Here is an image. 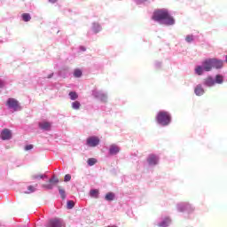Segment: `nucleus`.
<instances>
[{
  "mask_svg": "<svg viewBox=\"0 0 227 227\" xmlns=\"http://www.w3.org/2000/svg\"><path fill=\"white\" fill-rule=\"evenodd\" d=\"M52 75H54L53 73L51 74L48 75V79H51L52 77Z\"/></svg>",
  "mask_w": 227,
  "mask_h": 227,
  "instance_id": "e433bc0d",
  "label": "nucleus"
},
{
  "mask_svg": "<svg viewBox=\"0 0 227 227\" xmlns=\"http://www.w3.org/2000/svg\"><path fill=\"white\" fill-rule=\"evenodd\" d=\"M93 95L96 98H99L101 102H107V95H106V93L99 90H94Z\"/></svg>",
  "mask_w": 227,
  "mask_h": 227,
  "instance_id": "6e6552de",
  "label": "nucleus"
},
{
  "mask_svg": "<svg viewBox=\"0 0 227 227\" xmlns=\"http://www.w3.org/2000/svg\"><path fill=\"white\" fill-rule=\"evenodd\" d=\"M36 187H38V184L27 186L28 193L35 192V191H36Z\"/></svg>",
  "mask_w": 227,
  "mask_h": 227,
  "instance_id": "bb28decb",
  "label": "nucleus"
},
{
  "mask_svg": "<svg viewBox=\"0 0 227 227\" xmlns=\"http://www.w3.org/2000/svg\"><path fill=\"white\" fill-rule=\"evenodd\" d=\"M39 128L42 129V130H51V122H47V121L40 122Z\"/></svg>",
  "mask_w": 227,
  "mask_h": 227,
  "instance_id": "f8f14e48",
  "label": "nucleus"
},
{
  "mask_svg": "<svg viewBox=\"0 0 227 227\" xmlns=\"http://www.w3.org/2000/svg\"><path fill=\"white\" fill-rule=\"evenodd\" d=\"M59 192L62 200H65V198H67L65 190L63 188H61L60 186H59Z\"/></svg>",
  "mask_w": 227,
  "mask_h": 227,
  "instance_id": "a878e982",
  "label": "nucleus"
},
{
  "mask_svg": "<svg viewBox=\"0 0 227 227\" xmlns=\"http://www.w3.org/2000/svg\"><path fill=\"white\" fill-rule=\"evenodd\" d=\"M109 153L110 155H116L117 153H120V147L114 144L111 145Z\"/></svg>",
  "mask_w": 227,
  "mask_h": 227,
  "instance_id": "9d476101",
  "label": "nucleus"
},
{
  "mask_svg": "<svg viewBox=\"0 0 227 227\" xmlns=\"http://www.w3.org/2000/svg\"><path fill=\"white\" fill-rule=\"evenodd\" d=\"M223 75L221 74H217L215 76V82H217V84H223Z\"/></svg>",
  "mask_w": 227,
  "mask_h": 227,
  "instance_id": "b1692460",
  "label": "nucleus"
},
{
  "mask_svg": "<svg viewBox=\"0 0 227 227\" xmlns=\"http://www.w3.org/2000/svg\"><path fill=\"white\" fill-rule=\"evenodd\" d=\"M99 143L100 139L98 138V137H90L89 138H87L88 146L95 147L98 146Z\"/></svg>",
  "mask_w": 227,
  "mask_h": 227,
  "instance_id": "423d86ee",
  "label": "nucleus"
},
{
  "mask_svg": "<svg viewBox=\"0 0 227 227\" xmlns=\"http://www.w3.org/2000/svg\"><path fill=\"white\" fill-rule=\"evenodd\" d=\"M43 189H49V190H51V189H53L54 184L49 181L48 184H43Z\"/></svg>",
  "mask_w": 227,
  "mask_h": 227,
  "instance_id": "cd10ccee",
  "label": "nucleus"
},
{
  "mask_svg": "<svg viewBox=\"0 0 227 227\" xmlns=\"http://www.w3.org/2000/svg\"><path fill=\"white\" fill-rule=\"evenodd\" d=\"M58 0H49V2L50 3H52V4H54V3H56Z\"/></svg>",
  "mask_w": 227,
  "mask_h": 227,
  "instance_id": "c9c22d12",
  "label": "nucleus"
},
{
  "mask_svg": "<svg viewBox=\"0 0 227 227\" xmlns=\"http://www.w3.org/2000/svg\"><path fill=\"white\" fill-rule=\"evenodd\" d=\"M32 180H41L42 178H47V176L43 174H34L31 176Z\"/></svg>",
  "mask_w": 227,
  "mask_h": 227,
  "instance_id": "2eb2a0df",
  "label": "nucleus"
},
{
  "mask_svg": "<svg viewBox=\"0 0 227 227\" xmlns=\"http://www.w3.org/2000/svg\"><path fill=\"white\" fill-rule=\"evenodd\" d=\"M25 150H33V145H28L25 147Z\"/></svg>",
  "mask_w": 227,
  "mask_h": 227,
  "instance_id": "72a5a7b5",
  "label": "nucleus"
},
{
  "mask_svg": "<svg viewBox=\"0 0 227 227\" xmlns=\"http://www.w3.org/2000/svg\"><path fill=\"white\" fill-rule=\"evenodd\" d=\"M46 227H65L63 221L58 218L50 220Z\"/></svg>",
  "mask_w": 227,
  "mask_h": 227,
  "instance_id": "20e7f679",
  "label": "nucleus"
},
{
  "mask_svg": "<svg viewBox=\"0 0 227 227\" xmlns=\"http://www.w3.org/2000/svg\"><path fill=\"white\" fill-rule=\"evenodd\" d=\"M105 200L106 201H113L114 200V193L113 192L106 193V195L105 196Z\"/></svg>",
  "mask_w": 227,
  "mask_h": 227,
  "instance_id": "f3484780",
  "label": "nucleus"
},
{
  "mask_svg": "<svg viewBox=\"0 0 227 227\" xmlns=\"http://www.w3.org/2000/svg\"><path fill=\"white\" fill-rule=\"evenodd\" d=\"M147 161L150 164V166H155L159 162V158H157V156L153 154H151L149 155Z\"/></svg>",
  "mask_w": 227,
  "mask_h": 227,
  "instance_id": "9b49d317",
  "label": "nucleus"
},
{
  "mask_svg": "<svg viewBox=\"0 0 227 227\" xmlns=\"http://www.w3.org/2000/svg\"><path fill=\"white\" fill-rule=\"evenodd\" d=\"M156 120L160 125L166 127L168 123H171V116L168 112H159Z\"/></svg>",
  "mask_w": 227,
  "mask_h": 227,
  "instance_id": "f03ea898",
  "label": "nucleus"
},
{
  "mask_svg": "<svg viewBox=\"0 0 227 227\" xmlns=\"http://www.w3.org/2000/svg\"><path fill=\"white\" fill-rule=\"evenodd\" d=\"M152 19L156 22L163 21V24H166V26H173L175 24V19L171 17L169 12L166 9L154 11Z\"/></svg>",
  "mask_w": 227,
  "mask_h": 227,
  "instance_id": "f257e3e1",
  "label": "nucleus"
},
{
  "mask_svg": "<svg viewBox=\"0 0 227 227\" xmlns=\"http://www.w3.org/2000/svg\"><path fill=\"white\" fill-rule=\"evenodd\" d=\"M98 194H99V192L97 189L90 190V196L91 198H96L97 199V198H98Z\"/></svg>",
  "mask_w": 227,
  "mask_h": 227,
  "instance_id": "a211bd4d",
  "label": "nucleus"
},
{
  "mask_svg": "<svg viewBox=\"0 0 227 227\" xmlns=\"http://www.w3.org/2000/svg\"><path fill=\"white\" fill-rule=\"evenodd\" d=\"M194 93L197 95V97H201V95L205 94V89H203V86L201 84H199L194 89Z\"/></svg>",
  "mask_w": 227,
  "mask_h": 227,
  "instance_id": "1a4fd4ad",
  "label": "nucleus"
},
{
  "mask_svg": "<svg viewBox=\"0 0 227 227\" xmlns=\"http://www.w3.org/2000/svg\"><path fill=\"white\" fill-rule=\"evenodd\" d=\"M142 1H146V0H142Z\"/></svg>",
  "mask_w": 227,
  "mask_h": 227,
  "instance_id": "4c0bfd02",
  "label": "nucleus"
},
{
  "mask_svg": "<svg viewBox=\"0 0 227 227\" xmlns=\"http://www.w3.org/2000/svg\"><path fill=\"white\" fill-rule=\"evenodd\" d=\"M59 182V179L53 177L51 179H50V184H58Z\"/></svg>",
  "mask_w": 227,
  "mask_h": 227,
  "instance_id": "473e14b6",
  "label": "nucleus"
},
{
  "mask_svg": "<svg viewBox=\"0 0 227 227\" xmlns=\"http://www.w3.org/2000/svg\"><path fill=\"white\" fill-rule=\"evenodd\" d=\"M74 75V77H81V75H82V71H81V69H75Z\"/></svg>",
  "mask_w": 227,
  "mask_h": 227,
  "instance_id": "c756f323",
  "label": "nucleus"
},
{
  "mask_svg": "<svg viewBox=\"0 0 227 227\" xmlns=\"http://www.w3.org/2000/svg\"><path fill=\"white\" fill-rule=\"evenodd\" d=\"M171 223L169 218H165L160 223H159L160 227H168V225Z\"/></svg>",
  "mask_w": 227,
  "mask_h": 227,
  "instance_id": "dca6fc26",
  "label": "nucleus"
},
{
  "mask_svg": "<svg viewBox=\"0 0 227 227\" xmlns=\"http://www.w3.org/2000/svg\"><path fill=\"white\" fill-rule=\"evenodd\" d=\"M205 72H210L214 68L213 59H207L202 63Z\"/></svg>",
  "mask_w": 227,
  "mask_h": 227,
  "instance_id": "39448f33",
  "label": "nucleus"
},
{
  "mask_svg": "<svg viewBox=\"0 0 227 227\" xmlns=\"http://www.w3.org/2000/svg\"><path fill=\"white\" fill-rule=\"evenodd\" d=\"M92 29H93L94 33H99V31L102 29V27H100V25L98 23H94L92 26Z\"/></svg>",
  "mask_w": 227,
  "mask_h": 227,
  "instance_id": "6ab92c4d",
  "label": "nucleus"
},
{
  "mask_svg": "<svg viewBox=\"0 0 227 227\" xmlns=\"http://www.w3.org/2000/svg\"><path fill=\"white\" fill-rule=\"evenodd\" d=\"M69 97L72 100H77V98H79V95H77L75 91L69 92Z\"/></svg>",
  "mask_w": 227,
  "mask_h": 227,
  "instance_id": "412c9836",
  "label": "nucleus"
},
{
  "mask_svg": "<svg viewBox=\"0 0 227 227\" xmlns=\"http://www.w3.org/2000/svg\"><path fill=\"white\" fill-rule=\"evenodd\" d=\"M97 162V159L95 158H90L88 160H87V163L90 165V166H95V163Z\"/></svg>",
  "mask_w": 227,
  "mask_h": 227,
  "instance_id": "c85d7f7f",
  "label": "nucleus"
},
{
  "mask_svg": "<svg viewBox=\"0 0 227 227\" xmlns=\"http://www.w3.org/2000/svg\"><path fill=\"white\" fill-rule=\"evenodd\" d=\"M6 106L9 107V109H13V111H20V105L19 104V101L13 98H10L7 99Z\"/></svg>",
  "mask_w": 227,
  "mask_h": 227,
  "instance_id": "7ed1b4c3",
  "label": "nucleus"
},
{
  "mask_svg": "<svg viewBox=\"0 0 227 227\" xmlns=\"http://www.w3.org/2000/svg\"><path fill=\"white\" fill-rule=\"evenodd\" d=\"M185 40H186V42H188V43H191V42H192V41L194 40V36H192V35H187V36L185 37Z\"/></svg>",
  "mask_w": 227,
  "mask_h": 227,
  "instance_id": "7c9ffc66",
  "label": "nucleus"
},
{
  "mask_svg": "<svg viewBox=\"0 0 227 227\" xmlns=\"http://www.w3.org/2000/svg\"><path fill=\"white\" fill-rule=\"evenodd\" d=\"M0 137L3 141H8L9 139H12V130L9 129H4L1 132Z\"/></svg>",
  "mask_w": 227,
  "mask_h": 227,
  "instance_id": "0eeeda50",
  "label": "nucleus"
},
{
  "mask_svg": "<svg viewBox=\"0 0 227 227\" xmlns=\"http://www.w3.org/2000/svg\"><path fill=\"white\" fill-rule=\"evenodd\" d=\"M4 82L0 81V88H4Z\"/></svg>",
  "mask_w": 227,
  "mask_h": 227,
  "instance_id": "f704fd0d",
  "label": "nucleus"
},
{
  "mask_svg": "<svg viewBox=\"0 0 227 227\" xmlns=\"http://www.w3.org/2000/svg\"><path fill=\"white\" fill-rule=\"evenodd\" d=\"M72 107L75 110L81 109V103L79 101H74L72 103Z\"/></svg>",
  "mask_w": 227,
  "mask_h": 227,
  "instance_id": "393cba45",
  "label": "nucleus"
},
{
  "mask_svg": "<svg viewBox=\"0 0 227 227\" xmlns=\"http://www.w3.org/2000/svg\"><path fill=\"white\" fill-rule=\"evenodd\" d=\"M70 180H72V176H70V174L66 175L64 177V182H70Z\"/></svg>",
  "mask_w": 227,
  "mask_h": 227,
  "instance_id": "2f4dec72",
  "label": "nucleus"
},
{
  "mask_svg": "<svg viewBox=\"0 0 227 227\" xmlns=\"http://www.w3.org/2000/svg\"><path fill=\"white\" fill-rule=\"evenodd\" d=\"M204 84L205 86H214V84H215V80H214V78L212 77H207L204 80Z\"/></svg>",
  "mask_w": 227,
  "mask_h": 227,
  "instance_id": "4468645a",
  "label": "nucleus"
},
{
  "mask_svg": "<svg viewBox=\"0 0 227 227\" xmlns=\"http://www.w3.org/2000/svg\"><path fill=\"white\" fill-rule=\"evenodd\" d=\"M213 68H223V61L217 59H213Z\"/></svg>",
  "mask_w": 227,
  "mask_h": 227,
  "instance_id": "ddd939ff",
  "label": "nucleus"
},
{
  "mask_svg": "<svg viewBox=\"0 0 227 227\" xmlns=\"http://www.w3.org/2000/svg\"><path fill=\"white\" fill-rule=\"evenodd\" d=\"M74 207H75V202H74V200H68L67 203V208L68 210H72V208H74Z\"/></svg>",
  "mask_w": 227,
  "mask_h": 227,
  "instance_id": "4be33fe9",
  "label": "nucleus"
},
{
  "mask_svg": "<svg viewBox=\"0 0 227 227\" xmlns=\"http://www.w3.org/2000/svg\"><path fill=\"white\" fill-rule=\"evenodd\" d=\"M203 70H205V69H204L203 67H201V66H198V67L195 68V72H196V74H197L198 75H202Z\"/></svg>",
  "mask_w": 227,
  "mask_h": 227,
  "instance_id": "5701e85b",
  "label": "nucleus"
},
{
  "mask_svg": "<svg viewBox=\"0 0 227 227\" xmlns=\"http://www.w3.org/2000/svg\"><path fill=\"white\" fill-rule=\"evenodd\" d=\"M21 17L24 22H29L31 20V15L29 13H23Z\"/></svg>",
  "mask_w": 227,
  "mask_h": 227,
  "instance_id": "aec40b11",
  "label": "nucleus"
}]
</instances>
